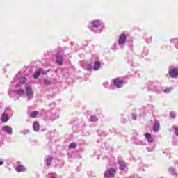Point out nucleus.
<instances>
[{"label":"nucleus","instance_id":"1","mask_svg":"<svg viewBox=\"0 0 178 178\" xmlns=\"http://www.w3.org/2000/svg\"><path fill=\"white\" fill-rule=\"evenodd\" d=\"M8 94L10 98H13L14 101H17V99H19L22 95H24V94H26V91H24L23 89H17V85H16V82L14 80L12 81L10 86Z\"/></svg>","mask_w":178,"mask_h":178},{"label":"nucleus","instance_id":"2","mask_svg":"<svg viewBox=\"0 0 178 178\" xmlns=\"http://www.w3.org/2000/svg\"><path fill=\"white\" fill-rule=\"evenodd\" d=\"M92 29H90V31L92 33H95V34H101L102 33V31L104 30V23H102L99 20H93L90 22Z\"/></svg>","mask_w":178,"mask_h":178},{"label":"nucleus","instance_id":"3","mask_svg":"<svg viewBox=\"0 0 178 178\" xmlns=\"http://www.w3.org/2000/svg\"><path fill=\"white\" fill-rule=\"evenodd\" d=\"M127 40V36L124 33H122L119 36L118 43H115L113 45V48L115 49H118L119 48H124V45H126V41Z\"/></svg>","mask_w":178,"mask_h":178},{"label":"nucleus","instance_id":"4","mask_svg":"<svg viewBox=\"0 0 178 178\" xmlns=\"http://www.w3.org/2000/svg\"><path fill=\"white\" fill-rule=\"evenodd\" d=\"M9 115H13L12 113V110L10 108H6L3 113L1 115V122L2 123H6V122L9 121Z\"/></svg>","mask_w":178,"mask_h":178},{"label":"nucleus","instance_id":"5","mask_svg":"<svg viewBox=\"0 0 178 178\" xmlns=\"http://www.w3.org/2000/svg\"><path fill=\"white\" fill-rule=\"evenodd\" d=\"M114 87L116 88H122L124 86V80L122 77H117L112 80Z\"/></svg>","mask_w":178,"mask_h":178},{"label":"nucleus","instance_id":"6","mask_svg":"<svg viewBox=\"0 0 178 178\" xmlns=\"http://www.w3.org/2000/svg\"><path fill=\"white\" fill-rule=\"evenodd\" d=\"M168 74L171 79H175L178 76L177 68H173L172 67H169Z\"/></svg>","mask_w":178,"mask_h":178},{"label":"nucleus","instance_id":"7","mask_svg":"<svg viewBox=\"0 0 178 178\" xmlns=\"http://www.w3.org/2000/svg\"><path fill=\"white\" fill-rule=\"evenodd\" d=\"M116 175V170L113 168H110L104 172V177H113Z\"/></svg>","mask_w":178,"mask_h":178},{"label":"nucleus","instance_id":"8","mask_svg":"<svg viewBox=\"0 0 178 178\" xmlns=\"http://www.w3.org/2000/svg\"><path fill=\"white\" fill-rule=\"evenodd\" d=\"M1 130L2 131H4V133L8 134V136H12V134H13V129H12V127L8 125L2 127Z\"/></svg>","mask_w":178,"mask_h":178},{"label":"nucleus","instance_id":"9","mask_svg":"<svg viewBox=\"0 0 178 178\" xmlns=\"http://www.w3.org/2000/svg\"><path fill=\"white\" fill-rule=\"evenodd\" d=\"M26 94L28 97L29 101H31V99H33V96L34 95V93L33 92V89L31 88V87L26 88Z\"/></svg>","mask_w":178,"mask_h":178},{"label":"nucleus","instance_id":"10","mask_svg":"<svg viewBox=\"0 0 178 178\" xmlns=\"http://www.w3.org/2000/svg\"><path fill=\"white\" fill-rule=\"evenodd\" d=\"M152 88V91H155L156 92H159V90H161V86H159V83H152V86H149Z\"/></svg>","mask_w":178,"mask_h":178},{"label":"nucleus","instance_id":"11","mask_svg":"<svg viewBox=\"0 0 178 178\" xmlns=\"http://www.w3.org/2000/svg\"><path fill=\"white\" fill-rule=\"evenodd\" d=\"M161 127V124H159V122L156 120L154 122V124L153 125V131L154 133H158L159 131V128Z\"/></svg>","mask_w":178,"mask_h":178},{"label":"nucleus","instance_id":"12","mask_svg":"<svg viewBox=\"0 0 178 178\" xmlns=\"http://www.w3.org/2000/svg\"><path fill=\"white\" fill-rule=\"evenodd\" d=\"M56 62L58 63V65H59V66H62V65H63V58L62 56L57 54L56 56Z\"/></svg>","mask_w":178,"mask_h":178},{"label":"nucleus","instance_id":"13","mask_svg":"<svg viewBox=\"0 0 178 178\" xmlns=\"http://www.w3.org/2000/svg\"><path fill=\"white\" fill-rule=\"evenodd\" d=\"M119 170H124L126 169V162L122 160H118Z\"/></svg>","mask_w":178,"mask_h":178},{"label":"nucleus","instance_id":"14","mask_svg":"<svg viewBox=\"0 0 178 178\" xmlns=\"http://www.w3.org/2000/svg\"><path fill=\"white\" fill-rule=\"evenodd\" d=\"M145 137L148 143H154V138H152V136L151 135V134L147 132L145 134Z\"/></svg>","mask_w":178,"mask_h":178},{"label":"nucleus","instance_id":"15","mask_svg":"<svg viewBox=\"0 0 178 178\" xmlns=\"http://www.w3.org/2000/svg\"><path fill=\"white\" fill-rule=\"evenodd\" d=\"M52 156H47L45 159V163L47 165V166H48V168H49V166H51V163H52Z\"/></svg>","mask_w":178,"mask_h":178},{"label":"nucleus","instance_id":"16","mask_svg":"<svg viewBox=\"0 0 178 178\" xmlns=\"http://www.w3.org/2000/svg\"><path fill=\"white\" fill-rule=\"evenodd\" d=\"M168 172L172 176H175V177H177L178 174H177V172L176 171V169H175V168H173V167L169 168H168Z\"/></svg>","mask_w":178,"mask_h":178},{"label":"nucleus","instance_id":"17","mask_svg":"<svg viewBox=\"0 0 178 178\" xmlns=\"http://www.w3.org/2000/svg\"><path fill=\"white\" fill-rule=\"evenodd\" d=\"M15 170L19 173L22 172H26V167L24 165H18L15 168Z\"/></svg>","mask_w":178,"mask_h":178},{"label":"nucleus","instance_id":"18","mask_svg":"<svg viewBox=\"0 0 178 178\" xmlns=\"http://www.w3.org/2000/svg\"><path fill=\"white\" fill-rule=\"evenodd\" d=\"M33 129L34 131H40V124L37 121H35L33 124Z\"/></svg>","mask_w":178,"mask_h":178},{"label":"nucleus","instance_id":"19","mask_svg":"<svg viewBox=\"0 0 178 178\" xmlns=\"http://www.w3.org/2000/svg\"><path fill=\"white\" fill-rule=\"evenodd\" d=\"M42 72V69H38L36 72H35L33 74V78L34 79H38L40 77V75Z\"/></svg>","mask_w":178,"mask_h":178},{"label":"nucleus","instance_id":"20","mask_svg":"<svg viewBox=\"0 0 178 178\" xmlns=\"http://www.w3.org/2000/svg\"><path fill=\"white\" fill-rule=\"evenodd\" d=\"M103 86L105 87V88H108L109 90H115V88H113V86L108 82H105L103 83Z\"/></svg>","mask_w":178,"mask_h":178},{"label":"nucleus","instance_id":"21","mask_svg":"<svg viewBox=\"0 0 178 178\" xmlns=\"http://www.w3.org/2000/svg\"><path fill=\"white\" fill-rule=\"evenodd\" d=\"M99 67H101V62L99 61H96L94 64L93 66V70H98V69H99Z\"/></svg>","mask_w":178,"mask_h":178},{"label":"nucleus","instance_id":"22","mask_svg":"<svg viewBox=\"0 0 178 178\" xmlns=\"http://www.w3.org/2000/svg\"><path fill=\"white\" fill-rule=\"evenodd\" d=\"M148 52H149L148 49L147 47H144L141 54L142 58L143 56H147V55H148Z\"/></svg>","mask_w":178,"mask_h":178},{"label":"nucleus","instance_id":"23","mask_svg":"<svg viewBox=\"0 0 178 178\" xmlns=\"http://www.w3.org/2000/svg\"><path fill=\"white\" fill-rule=\"evenodd\" d=\"M19 81L20 84H26V83H27V79H26V77H20Z\"/></svg>","mask_w":178,"mask_h":178},{"label":"nucleus","instance_id":"24","mask_svg":"<svg viewBox=\"0 0 178 178\" xmlns=\"http://www.w3.org/2000/svg\"><path fill=\"white\" fill-rule=\"evenodd\" d=\"M171 42H173L175 47L178 49V39H172L170 40Z\"/></svg>","mask_w":178,"mask_h":178},{"label":"nucleus","instance_id":"25","mask_svg":"<svg viewBox=\"0 0 178 178\" xmlns=\"http://www.w3.org/2000/svg\"><path fill=\"white\" fill-rule=\"evenodd\" d=\"M134 144H136V145H141V144H143V141L140 140L138 138H136L134 140Z\"/></svg>","mask_w":178,"mask_h":178},{"label":"nucleus","instance_id":"26","mask_svg":"<svg viewBox=\"0 0 178 178\" xmlns=\"http://www.w3.org/2000/svg\"><path fill=\"white\" fill-rule=\"evenodd\" d=\"M76 147H77V144H76V143H72L69 145V149H74V148H76Z\"/></svg>","mask_w":178,"mask_h":178},{"label":"nucleus","instance_id":"27","mask_svg":"<svg viewBox=\"0 0 178 178\" xmlns=\"http://www.w3.org/2000/svg\"><path fill=\"white\" fill-rule=\"evenodd\" d=\"M89 120L90 122H97L98 120V118L95 115H91Z\"/></svg>","mask_w":178,"mask_h":178},{"label":"nucleus","instance_id":"28","mask_svg":"<svg viewBox=\"0 0 178 178\" xmlns=\"http://www.w3.org/2000/svg\"><path fill=\"white\" fill-rule=\"evenodd\" d=\"M52 84V82H51V81H49V79H44V86H49Z\"/></svg>","mask_w":178,"mask_h":178},{"label":"nucleus","instance_id":"29","mask_svg":"<svg viewBox=\"0 0 178 178\" xmlns=\"http://www.w3.org/2000/svg\"><path fill=\"white\" fill-rule=\"evenodd\" d=\"M37 115H38V112L33 111V112L31 113L30 117L34 118H35V116H37Z\"/></svg>","mask_w":178,"mask_h":178},{"label":"nucleus","instance_id":"30","mask_svg":"<svg viewBox=\"0 0 178 178\" xmlns=\"http://www.w3.org/2000/svg\"><path fill=\"white\" fill-rule=\"evenodd\" d=\"M30 133V131L29 129H24L20 131L21 134H29Z\"/></svg>","mask_w":178,"mask_h":178},{"label":"nucleus","instance_id":"31","mask_svg":"<svg viewBox=\"0 0 178 178\" xmlns=\"http://www.w3.org/2000/svg\"><path fill=\"white\" fill-rule=\"evenodd\" d=\"M170 91H172V88H167L163 90V92H165L166 94L170 92Z\"/></svg>","mask_w":178,"mask_h":178},{"label":"nucleus","instance_id":"32","mask_svg":"<svg viewBox=\"0 0 178 178\" xmlns=\"http://www.w3.org/2000/svg\"><path fill=\"white\" fill-rule=\"evenodd\" d=\"M170 116L172 118L175 119L176 118V114L173 112L170 113Z\"/></svg>","mask_w":178,"mask_h":178},{"label":"nucleus","instance_id":"33","mask_svg":"<svg viewBox=\"0 0 178 178\" xmlns=\"http://www.w3.org/2000/svg\"><path fill=\"white\" fill-rule=\"evenodd\" d=\"M146 149H147V151H148L149 152H152V151H154V147H147Z\"/></svg>","mask_w":178,"mask_h":178},{"label":"nucleus","instance_id":"34","mask_svg":"<svg viewBox=\"0 0 178 178\" xmlns=\"http://www.w3.org/2000/svg\"><path fill=\"white\" fill-rule=\"evenodd\" d=\"M173 129H175V134L178 137V128L173 127Z\"/></svg>","mask_w":178,"mask_h":178},{"label":"nucleus","instance_id":"35","mask_svg":"<svg viewBox=\"0 0 178 178\" xmlns=\"http://www.w3.org/2000/svg\"><path fill=\"white\" fill-rule=\"evenodd\" d=\"M87 69L88 70H91L92 69V65H91V64H88Z\"/></svg>","mask_w":178,"mask_h":178},{"label":"nucleus","instance_id":"36","mask_svg":"<svg viewBox=\"0 0 178 178\" xmlns=\"http://www.w3.org/2000/svg\"><path fill=\"white\" fill-rule=\"evenodd\" d=\"M51 70H42V74H48V72L50 71Z\"/></svg>","mask_w":178,"mask_h":178},{"label":"nucleus","instance_id":"37","mask_svg":"<svg viewBox=\"0 0 178 178\" xmlns=\"http://www.w3.org/2000/svg\"><path fill=\"white\" fill-rule=\"evenodd\" d=\"M133 120H137V115L136 114H132Z\"/></svg>","mask_w":178,"mask_h":178},{"label":"nucleus","instance_id":"38","mask_svg":"<svg viewBox=\"0 0 178 178\" xmlns=\"http://www.w3.org/2000/svg\"><path fill=\"white\" fill-rule=\"evenodd\" d=\"M127 62H128L129 65H131V66H133V60L129 59V60H128Z\"/></svg>","mask_w":178,"mask_h":178},{"label":"nucleus","instance_id":"39","mask_svg":"<svg viewBox=\"0 0 178 178\" xmlns=\"http://www.w3.org/2000/svg\"><path fill=\"white\" fill-rule=\"evenodd\" d=\"M82 135L83 136H90V134L88 132H86H86H83Z\"/></svg>","mask_w":178,"mask_h":178},{"label":"nucleus","instance_id":"40","mask_svg":"<svg viewBox=\"0 0 178 178\" xmlns=\"http://www.w3.org/2000/svg\"><path fill=\"white\" fill-rule=\"evenodd\" d=\"M152 40V38H150L149 39H147V40H146V42H147V44H149V42H151Z\"/></svg>","mask_w":178,"mask_h":178},{"label":"nucleus","instance_id":"41","mask_svg":"<svg viewBox=\"0 0 178 178\" xmlns=\"http://www.w3.org/2000/svg\"><path fill=\"white\" fill-rule=\"evenodd\" d=\"M140 112H142V113H143V115H144V113H145V109L142 108V109L140 110Z\"/></svg>","mask_w":178,"mask_h":178},{"label":"nucleus","instance_id":"42","mask_svg":"<svg viewBox=\"0 0 178 178\" xmlns=\"http://www.w3.org/2000/svg\"><path fill=\"white\" fill-rule=\"evenodd\" d=\"M3 163H5L3 162V161L0 160V166H2V165H3Z\"/></svg>","mask_w":178,"mask_h":178},{"label":"nucleus","instance_id":"43","mask_svg":"<svg viewBox=\"0 0 178 178\" xmlns=\"http://www.w3.org/2000/svg\"><path fill=\"white\" fill-rule=\"evenodd\" d=\"M126 122H127V121H126V119H125V118H122V123H126Z\"/></svg>","mask_w":178,"mask_h":178}]
</instances>
